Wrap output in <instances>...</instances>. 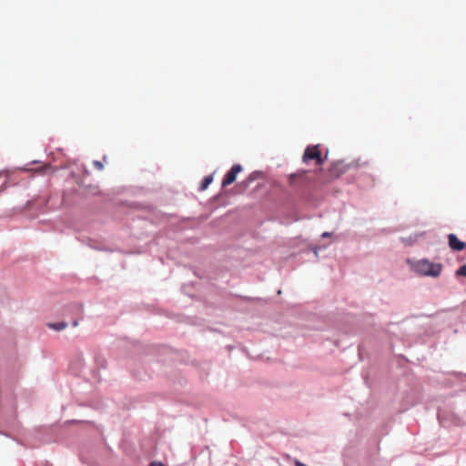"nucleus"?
<instances>
[{
  "instance_id": "obj_1",
  "label": "nucleus",
  "mask_w": 466,
  "mask_h": 466,
  "mask_svg": "<svg viewBox=\"0 0 466 466\" xmlns=\"http://www.w3.org/2000/svg\"><path fill=\"white\" fill-rule=\"evenodd\" d=\"M411 268L419 275L437 278L441 275L443 266L441 263H433L427 258H422L412 263Z\"/></svg>"
},
{
  "instance_id": "obj_2",
  "label": "nucleus",
  "mask_w": 466,
  "mask_h": 466,
  "mask_svg": "<svg viewBox=\"0 0 466 466\" xmlns=\"http://www.w3.org/2000/svg\"><path fill=\"white\" fill-rule=\"evenodd\" d=\"M303 161L309 162V160H316L318 165H321L324 163L326 157H321V152L319 150V145L316 146H309L303 154Z\"/></svg>"
},
{
  "instance_id": "obj_3",
  "label": "nucleus",
  "mask_w": 466,
  "mask_h": 466,
  "mask_svg": "<svg viewBox=\"0 0 466 466\" xmlns=\"http://www.w3.org/2000/svg\"><path fill=\"white\" fill-rule=\"evenodd\" d=\"M242 171V167L239 164H235L232 166L230 170L226 174L224 179L222 180V187H226L235 182L237 176L239 172Z\"/></svg>"
},
{
  "instance_id": "obj_4",
  "label": "nucleus",
  "mask_w": 466,
  "mask_h": 466,
  "mask_svg": "<svg viewBox=\"0 0 466 466\" xmlns=\"http://www.w3.org/2000/svg\"><path fill=\"white\" fill-rule=\"evenodd\" d=\"M449 247L455 251H461L465 248L466 244L458 239L455 234H449L448 236Z\"/></svg>"
},
{
  "instance_id": "obj_5",
  "label": "nucleus",
  "mask_w": 466,
  "mask_h": 466,
  "mask_svg": "<svg viewBox=\"0 0 466 466\" xmlns=\"http://www.w3.org/2000/svg\"><path fill=\"white\" fill-rule=\"evenodd\" d=\"M329 172L332 177H339L345 172V166L342 162H335L330 167Z\"/></svg>"
},
{
  "instance_id": "obj_6",
  "label": "nucleus",
  "mask_w": 466,
  "mask_h": 466,
  "mask_svg": "<svg viewBox=\"0 0 466 466\" xmlns=\"http://www.w3.org/2000/svg\"><path fill=\"white\" fill-rule=\"evenodd\" d=\"M47 326H48V328H50L54 330L60 331V330L65 329L67 327V323L65 321H60V322H55V323H48Z\"/></svg>"
},
{
  "instance_id": "obj_7",
  "label": "nucleus",
  "mask_w": 466,
  "mask_h": 466,
  "mask_svg": "<svg viewBox=\"0 0 466 466\" xmlns=\"http://www.w3.org/2000/svg\"><path fill=\"white\" fill-rule=\"evenodd\" d=\"M212 181H213V177L212 176L205 177L204 179L201 182L200 190L207 189L208 187L212 183Z\"/></svg>"
},
{
  "instance_id": "obj_8",
  "label": "nucleus",
  "mask_w": 466,
  "mask_h": 466,
  "mask_svg": "<svg viewBox=\"0 0 466 466\" xmlns=\"http://www.w3.org/2000/svg\"><path fill=\"white\" fill-rule=\"evenodd\" d=\"M456 276H464L466 277V265H463L456 271Z\"/></svg>"
},
{
  "instance_id": "obj_9",
  "label": "nucleus",
  "mask_w": 466,
  "mask_h": 466,
  "mask_svg": "<svg viewBox=\"0 0 466 466\" xmlns=\"http://www.w3.org/2000/svg\"><path fill=\"white\" fill-rule=\"evenodd\" d=\"M94 166L98 169V170H101L103 169V164L99 161H95L94 162Z\"/></svg>"
},
{
  "instance_id": "obj_10",
  "label": "nucleus",
  "mask_w": 466,
  "mask_h": 466,
  "mask_svg": "<svg viewBox=\"0 0 466 466\" xmlns=\"http://www.w3.org/2000/svg\"><path fill=\"white\" fill-rule=\"evenodd\" d=\"M76 310L79 314H83V307L81 305L76 306Z\"/></svg>"
},
{
  "instance_id": "obj_11",
  "label": "nucleus",
  "mask_w": 466,
  "mask_h": 466,
  "mask_svg": "<svg viewBox=\"0 0 466 466\" xmlns=\"http://www.w3.org/2000/svg\"><path fill=\"white\" fill-rule=\"evenodd\" d=\"M78 323H79V322H78V319H74V320L72 321V326H73V327H77V326H78Z\"/></svg>"
},
{
  "instance_id": "obj_12",
  "label": "nucleus",
  "mask_w": 466,
  "mask_h": 466,
  "mask_svg": "<svg viewBox=\"0 0 466 466\" xmlns=\"http://www.w3.org/2000/svg\"><path fill=\"white\" fill-rule=\"evenodd\" d=\"M329 236H330V233H329V232H324V233L322 234V237H323V238L329 237Z\"/></svg>"
}]
</instances>
